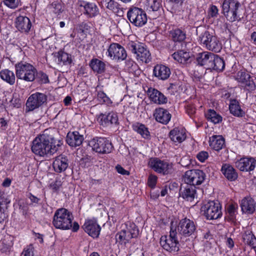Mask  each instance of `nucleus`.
<instances>
[{
    "label": "nucleus",
    "mask_w": 256,
    "mask_h": 256,
    "mask_svg": "<svg viewBox=\"0 0 256 256\" xmlns=\"http://www.w3.org/2000/svg\"><path fill=\"white\" fill-rule=\"evenodd\" d=\"M180 196L187 201L192 202L196 197V188L189 184L181 186Z\"/></svg>",
    "instance_id": "6ab92c4d"
},
{
    "label": "nucleus",
    "mask_w": 256,
    "mask_h": 256,
    "mask_svg": "<svg viewBox=\"0 0 256 256\" xmlns=\"http://www.w3.org/2000/svg\"><path fill=\"white\" fill-rule=\"evenodd\" d=\"M170 138L174 142L180 143L186 138L185 130L174 128L170 132Z\"/></svg>",
    "instance_id": "c85d7f7f"
},
{
    "label": "nucleus",
    "mask_w": 256,
    "mask_h": 256,
    "mask_svg": "<svg viewBox=\"0 0 256 256\" xmlns=\"http://www.w3.org/2000/svg\"><path fill=\"white\" fill-rule=\"evenodd\" d=\"M98 98L100 102H108L110 100V98L102 92H98Z\"/></svg>",
    "instance_id": "4d7b16f0"
},
{
    "label": "nucleus",
    "mask_w": 256,
    "mask_h": 256,
    "mask_svg": "<svg viewBox=\"0 0 256 256\" xmlns=\"http://www.w3.org/2000/svg\"><path fill=\"white\" fill-rule=\"evenodd\" d=\"M90 65L94 72L98 74L102 73L105 70L104 63L98 59L92 60Z\"/></svg>",
    "instance_id": "c9c22d12"
},
{
    "label": "nucleus",
    "mask_w": 256,
    "mask_h": 256,
    "mask_svg": "<svg viewBox=\"0 0 256 256\" xmlns=\"http://www.w3.org/2000/svg\"><path fill=\"white\" fill-rule=\"evenodd\" d=\"M256 166V160L252 158H243L236 162V166L241 171L253 170Z\"/></svg>",
    "instance_id": "dca6fc26"
},
{
    "label": "nucleus",
    "mask_w": 256,
    "mask_h": 256,
    "mask_svg": "<svg viewBox=\"0 0 256 256\" xmlns=\"http://www.w3.org/2000/svg\"><path fill=\"white\" fill-rule=\"evenodd\" d=\"M225 140L222 136L214 135L210 138L209 144L210 147L216 151H218L224 146Z\"/></svg>",
    "instance_id": "cd10ccee"
},
{
    "label": "nucleus",
    "mask_w": 256,
    "mask_h": 256,
    "mask_svg": "<svg viewBox=\"0 0 256 256\" xmlns=\"http://www.w3.org/2000/svg\"><path fill=\"white\" fill-rule=\"evenodd\" d=\"M4 4L10 8H16L20 4V0H4Z\"/></svg>",
    "instance_id": "09e8293b"
},
{
    "label": "nucleus",
    "mask_w": 256,
    "mask_h": 256,
    "mask_svg": "<svg viewBox=\"0 0 256 256\" xmlns=\"http://www.w3.org/2000/svg\"><path fill=\"white\" fill-rule=\"evenodd\" d=\"M84 8L85 14L90 17H94L98 14V8L94 4L88 2L84 6Z\"/></svg>",
    "instance_id": "ea45409f"
},
{
    "label": "nucleus",
    "mask_w": 256,
    "mask_h": 256,
    "mask_svg": "<svg viewBox=\"0 0 256 256\" xmlns=\"http://www.w3.org/2000/svg\"><path fill=\"white\" fill-rule=\"evenodd\" d=\"M221 172L225 178L228 180L232 182L236 180L238 174L232 166L228 164H224L221 168Z\"/></svg>",
    "instance_id": "b1692460"
},
{
    "label": "nucleus",
    "mask_w": 256,
    "mask_h": 256,
    "mask_svg": "<svg viewBox=\"0 0 256 256\" xmlns=\"http://www.w3.org/2000/svg\"><path fill=\"white\" fill-rule=\"evenodd\" d=\"M16 26L22 32H28L32 26L30 19L26 16H19L16 20Z\"/></svg>",
    "instance_id": "5701e85b"
},
{
    "label": "nucleus",
    "mask_w": 256,
    "mask_h": 256,
    "mask_svg": "<svg viewBox=\"0 0 256 256\" xmlns=\"http://www.w3.org/2000/svg\"><path fill=\"white\" fill-rule=\"evenodd\" d=\"M149 4L153 11H157L160 6V3L158 0H149Z\"/></svg>",
    "instance_id": "3c124183"
},
{
    "label": "nucleus",
    "mask_w": 256,
    "mask_h": 256,
    "mask_svg": "<svg viewBox=\"0 0 256 256\" xmlns=\"http://www.w3.org/2000/svg\"><path fill=\"white\" fill-rule=\"evenodd\" d=\"M238 208L237 204H231L228 206L227 212L228 214V216L231 220L233 219L236 213V210Z\"/></svg>",
    "instance_id": "de8ad7c7"
},
{
    "label": "nucleus",
    "mask_w": 256,
    "mask_h": 256,
    "mask_svg": "<svg viewBox=\"0 0 256 256\" xmlns=\"http://www.w3.org/2000/svg\"><path fill=\"white\" fill-rule=\"evenodd\" d=\"M226 244L230 248H232L234 246V242L233 240L229 238H228L226 241Z\"/></svg>",
    "instance_id": "0e129e2a"
},
{
    "label": "nucleus",
    "mask_w": 256,
    "mask_h": 256,
    "mask_svg": "<svg viewBox=\"0 0 256 256\" xmlns=\"http://www.w3.org/2000/svg\"><path fill=\"white\" fill-rule=\"evenodd\" d=\"M54 8L53 12L57 15H59L63 11L62 6L60 3H54L52 4Z\"/></svg>",
    "instance_id": "6e6d98bb"
},
{
    "label": "nucleus",
    "mask_w": 256,
    "mask_h": 256,
    "mask_svg": "<svg viewBox=\"0 0 256 256\" xmlns=\"http://www.w3.org/2000/svg\"><path fill=\"white\" fill-rule=\"evenodd\" d=\"M128 46L129 50L136 54L138 60L145 63H148L151 60L150 52L141 44L131 42L128 44Z\"/></svg>",
    "instance_id": "9d476101"
},
{
    "label": "nucleus",
    "mask_w": 256,
    "mask_h": 256,
    "mask_svg": "<svg viewBox=\"0 0 256 256\" xmlns=\"http://www.w3.org/2000/svg\"><path fill=\"white\" fill-rule=\"evenodd\" d=\"M89 145L94 151L101 154L110 153L114 148L111 142L104 138H93L90 142Z\"/></svg>",
    "instance_id": "0eeeda50"
},
{
    "label": "nucleus",
    "mask_w": 256,
    "mask_h": 256,
    "mask_svg": "<svg viewBox=\"0 0 256 256\" xmlns=\"http://www.w3.org/2000/svg\"><path fill=\"white\" fill-rule=\"evenodd\" d=\"M250 39L253 43L256 44V32H254L250 35Z\"/></svg>",
    "instance_id": "774afa93"
},
{
    "label": "nucleus",
    "mask_w": 256,
    "mask_h": 256,
    "mask_svg": "<svg viewBox=\"0 0 256 256\" xmlns=\"http://www.w3.org/2000/svg\"><path fill=\"white\" fill-rule=\"evenodd\" d=\"M130 22L136 26H142L147 22V16L142 8L137 7L130 8L127 13Z\"/></svg>",
    "instance_id": "6e6552de"
},
{
    "label": "nucleus",
    "mask_w": 256,
    "mask_h": 256,
    "mask_svg": "<svg viewBox=\"0 0 256 256\" xmlns=\"http://www.w3.org/2000/svg\"><path fill=\"white\" fill-rule=\"evenodd\" d=\"M250 75L243 71H239L235 76V78L238 82L244 84L246 80L249 78Z\"/></svg>",
    "instance_id": "c03bdc74"
},
{
    "label": "nucleus",
    "mask_w": 256,
    "mask_h": 256,
    "mask_svg": "<svg viewBox=\"0 0 256 256\" xmlns=\"http://www.w3.org/2000/svg\"><path fill=\"white\" fill-rule=\"evenodd\" d=\"M100 117L101 118V120L106 125L116 124L118 121L117 114L114 112H109L107 115L102 114Z\"/></svg>",
    "instance_id": "72a5a7b5"
},
{
    "label": "nucleus",
    "mask_w": 256,
    "mask_h": 256,
    "mask_svg": "<svg viewBox=\"0 0 256 256\" xmlns=\"http://www.w3.org/2000/svg\"><path fill=\"white\" fill-rule=\"evenodd\" d=\"M126 229L128 230V232L130 234L131 237H133V238L138 237L139 234V230L134 224H130L128 226H127Z\"/></svg>",
    "instance_id": "a18cd8bd"
},
{
    "label": "nucleus",
    "mask_w": 256,
    "mask_h": 256,
    "mask_svg": "<svg viewBox=\"0 0 256 256\" xmlns=\"http://www.w3.org/2000/svg\"><path fill=\"white\" fill-rule=\"evenodd\" d=\"M213 58H214V60H212V66L210 67V69H212L217 72L222 71L225 67L224 60L215 54Z\"/></svg>",
    "instance_id": "7c9ffc66"
},
{
    "label": "nucleus",
    "mask_w": 256,
    "mask_h": 256,
    "mask_svg": "<svg viewBox=\"0 0 256 256\" xmlns=\"http://www.w3.org/2000/svg\"><path fill=\"white\" fill-rule=\"evenodd\" d=\"M214 55V54L208 52L198 53L196 56V60L198 65L210 69L212 66V60H214L213 58Z\"/></svg>",
    "instance_id": "f3484780"
},
{
    "label": "nucleus",
    "mask_w": 256,
    "mask_h": 256,
    "mask_svg": "<svg viewBox=\"0 0 256 256\" xmlns=\"http://www.w3.org/2000/svg\"><path fill=\"white\" fill-rule=\"evenodd\" d=\"M56 56L58 58V62L59 64H67L71 63L70 56L64 51H59L56 54Z\"/></svg>",
    "instance_id": "a19ab883"
},
{
    "label": "nucleus",
    "mask_w": 256,
    "mask_h": 256,
    "mask_svg": "<svg viewBox=\"0 0 256 256\" xmlns=\"http://www.w3.org/2000/svg\"><path fill=\"white\" fill-rule=\"evenodd\" d=\"M148 94L150 100L154 103L161 104H165L167 102L166 98L161 92L155 88H149Z\"/></svg>",
    "instance_id": "393cba45"
},
{
    "label": "nucleus",
    "mask_w": 256,
    "mask_h": 256,
    "mask_svg": "<svg viewBox=\"0 0 256 256\" xmlns=\"http://www.w3.org/2000/svg\"><path fill=\"white\" fill-rule=\"evenodd\" d=\"M10 202V200L7 198L4 192H0V213L4 212V208H7Z\"/></svg>",
    "instance_id": "37998d69"
},
{
    "label": "nucleus",
    "mask_w": 256,
    "mask_h": 256,
    "mask_svg": "<svg viewBox=\"0 0 256 256\" xmlns=\"http://www.w3.org/2000/svg\"><path fill=\"white\" fill-rule=\"evenodd\" d=\"M82 228L89 236L94 238L98 237L100 230V226L94 220H86Z\"/></svg>",
    "instance_id": "a211bd4d"
},
{
    "label": "nucleus",
    "mask_w": 256,
    "mask_h": 256,
    "mask_svg": "<svg viewBox=\"0 0 256 256\" xmlns=\"http://www.w3.org/2000/svg\"><path fill=\"white\" fill-rule=\"evenodd\" d=\"M133 128L136 132L140 134L143 138L146 139L150 138V132L144 124L137 123L133 126Z\"/></svg>",
    "instance_id": "f704fd0d"
},
{
    "label": "nucleus",
    "mask_w": 256,
    "mask_h": 256,
    "mask_svg": "<svg viewBox=\"0 0 256 256\" xmlns=\"http://www.w3.org/2000/svg\"><path fill=\"white\" fill-rule=\"evenodd\" d=\"M196 226L194 222L187 218L181 220L178 226L179 234L184 236H190L194 234Z\"/></svg>",
    "instance_id": "4468645a"
},
{
    "label": "nucleus",
    "mask_w": 256,
    "mask_h": 256,
    "mask_svg": "<svg viewBox=\"0 0 256 256\" xmlns=\"http://www.w3.org/2000/svg\"><path fill=\"white\" fill-rule=\"evenodd\" d=\"M200 212L208 220H216L222 216L220 204L208 202L201 207Z\"/></svg>",
    "instance_id": "1a4fd4ad"
},
{
    "label": "nucleus",
    "mask_w": 256,
    "mask_h": 256,
    "mask_svg": "<svg viewBox=\"0 0 256 256\" xmlns=\"http://www.w3.org/2000/svg\"><path fill=\"white\" fill-rule=\"evenodd\" d=\"M47 100V96L43 93L36 92L30 95L26 102V110L32 111L39 108Z\"/></svg>",
    "instance_id": "ddd939ff"
},
{
    "label": "nucleus",
    "mask_w": 256,
    "mask_h": 256,
    "mask_svg": "<svg viewBox=\"0 0 256 256\" xmlns=\"http://www.w3.org/2000/svg\"><path fill=\"white\" fill-rule=\"evenodd\" d=\"M240 207L243 212L252 214L255 211L256 204L252 198H245L241 201Z\"/></svg>",
    "instance_id": "bb28decb"
},
{
    "label": "nucleus",
    "mask_w": 256,
    "mask_h": 256,
    "mask_svg": "<svg viewBox=\"0 0 256 256\" xmlns=\"http://www.w3.org/2000/svg\"><path fill=\"white\" fill-rule=\"evenodd\" d=\"M240 4L238 0H224L222 4V10L227 20L230 22L238 20V10Z\"/></svg>",
    "instance_id": "39448f33"
},
{
    "label": "nucleus",
    "mask_w": 256,
    "mask_h": 256,
    "mask_svg": "<svg viewBox=\"0 0 256 256\" xmlns=\"http://www.w3.org/2000/svg\"><path fill=\"white\" fill-rule=\"evenodd\" d=\"M66 142L72 147L80 146L84 140V136L79 134L78 132H74L71 134H68L66 136Z\"/></svg>",
    "instance_id": "a878e982"
},
{
    "label": "nucleus",
    "mask_w": 256,
    "mask_h": 256,
    "mask_svg": "<svg viewBox=\"0 0 256 256\" xmlns=\"http://www.w3.org/2000/svg\"><path fill=\"white\" fill-rule=\"evenodd\" d=\"M170 36L174 42H182L186 38V34L180 29L172 30L170 32Z\"/></svg>",
    "instance_id": "e433bc0d"
},
{
    "label": "nucleus",
    "mask_w": 256,
    "mask_h": 256,
    "mask_svg": "<svg viewBox=\"0 0 256 256\" xmlns=\"http://www.w3.org/2000/svg\"><path fill=\"white\" fill-rule=\"evenodd\" d=\"M71 102H72V98L70 96H66L64 100V102L66 106L70 105L71 103Z\"/></svg>",
    "instance_id": "338daca9"
},
{
    "label": "nucleus",
    "mask_w": 256,
    "mask_h": 256,
    "mask_svg": "<svg viewBox=\"0 0 256 256\" xmlns=\"http://www.w3.org/2000/svg\"><path fill=\"white\" fill-rule=\"evenodd\" d=\"M172 56L174 60L180 64L186 62L190 58L189 52L183 50H179L174 52Z\"/></svg>",
    "instance_id": "473e14b6"
},
{
    "label": "nucleus",
    "mask_w": 256,
    "mask_h": 256,
    "mask_svg": "<svg viewBox=\"0 0 256 256\" xmlns=\"http://www.w3.org/2000/svg\"><path fill=\"white\" fill-rule=\"evenodd\" d=\"M53 168L56 172L60 173L66 170L68 166L66 156L60 155L56 156L52 163Z\"/></svg>",
    "instance_id": "aec40b11"
},
{
    "label": "nucleus",
    "mask_w": 256,
    "mask_h": 256,
    "mask_svg": "<svg viewBox=\"0 0 256 256\" xmlns=\"http://www.w3.org/2000/svg\"><path fill=\"white\" fill-rule=\"evenodd\" d=\"M218 10L216 6L212 5L210 6L208 12V16L212 18L216 17L218 15Z\"/></svg>",
    "instance_id": "603ef678"
},
{
    "label": "nucleus",
    "mask_w": 256,
    "mask_h": 256,
    "mask_svg": "<svg viewBox=\"0 0 256 256\" xmlns=\"http://www.w3.org/2000/svg\"><path fill=\"white\" fill-rule=\"evenodd\" d=\"M206 175L202 170H187L184 176V182L195 186L201 184L205 180Z\"/></svg>",
    "instance_id": "9b49d317"
},
{
    "label": "nucleus",
    "mask_w": 256,
    "mask_h": 256,
    "mask_svg": "<svg viewBox=\"0 0 256 256\" xmlns=\"http://www.w3.org/2000/svg\"><path fill=\"white\" fill-rule=\"evenodd\" d=\"M153 72L155 76L162 80L168 79L171 74L170 68L162 64L156 66L154 67Z\"/></svg>",
    "instance_id": "4be33fe9"
},
{
    "label": "nucleus",
    "mask_w": 256,
    "mask_h": 256,
    "mask_svg": "<svg viewBox=\"0 0 256 256\" xmlns=\"http://www.w3.org/2000/svg\"><path fill=\"white\" fill-rule=\"evenodd\" d=\"M29 198L30 200L33 203L38 204L39 201L40 200V198L32 195L31 194H30Z\"/></svg>",
    "instance_id": "e2e57ef3"
},
{
    "label": "nucleus",
    "mask_w": 256,
    "mask_h": 256,
    "mask_svg": "<svg viewBox=\"0 0 256 256\" xmlns=\"http://www.w3.org/2000/svg\"><path fill=\"white\" fill-rule=\"evenodd\" d=\"M108 56L112 60H123L127 56L124 48L116 43L112 44L108 50Z\"/></svg>",
    "instance_id": "2eb2a0df"
},
{
    "label": "nucleus",
    "mask_w": 256,
    "mask_h": 256,
    "mask_svg": "<svg viewBox=\"0 0 256 256\" xmlns=\"http://www.w3.org/2000/svg\"><path fill=\"white\" fill-rule=\"evenodd\" d=\"M154 116L157 122L164 124H167L172 117L171 114L168 110L163 108L156 109Z\"/></svg>",
    "instance_id": "412c9836"
},
{
    "label": "nucleus",
    "mask_w": 256,
    "mask_h": 256,
    "mask_svg": "<svg viewBox=\"0 0 256 256\" xmlns=\"http://www.w3.org/2000/svg\"><path fill=\"white\" fill-rule=\"evenodd\" d=\"M36 76V79L40 84H42L49 82L48 76L45 73L42 72H37Z\"/></svg>",
    "instance_id": "49530a36"
},
{
    "label": "nucleus",
    "mask_w": 256,
    "mask_h": 256,
    "mask_svg": "<svg viewBox=\"0 0 256 256\" xmlns=\"http://www.w3.org/2000/svg\"><path fill=\"white\" fill-rule=\"evenodd\" d=\"M206 118L214 124H218L222 120V117L212 110H209L206 114Z\"/></svg>",
    "instance_id": "79ce46f5"
},
{
    "label": "nucleus",
    "mask_w": 256,
    "mask_h": 256,
    "mask_svg": "<svg viewBox=\"0 0 256 256\" xmlns=\"http://www.w3.org/2000/svg\"><path fill=\"white\" fill-rule=\"evenodd\" d=\"M73 216L72 214L66 209L60 208L57 210L54 216L52 224L58 229L69 230L72 228L73 232H76L79 229V225L76 222L72 224Z\"/></svg>",
    "instance_id": "f03ea898"
},
{
    "label": "nucleus",
    "mask_w": 256,
    "mask_h": 256,
    "mask_svg": "<svg viewBox=\"0 0 256 256\" xmlns=\"http://www.w3.org/2000/svg\"><path fill=\"white\" fill-rule=\"evenodd\" d=\"M157 177L154 175H150L149 176L148 183L150 186L153 188L156 185Z\"/></svg>",
    "instance_id": "bf43d9fd"
},
{
    "label": "nucleus",
    "mask_w": 256,
    "mask_h": 256,
    "mask_svg": "<svg viewBox=\"0 0 256 256\" xmlns=\"http://www.w3.org/2000/svg\"><path fill=\"white\" fill-rule=\"evenodd\" d=\"M185 0H169V2L176 5L182 6Z\"/></svg>",
    "instance_id": "69168bd1"
},
{
    "label": "nucleus",
    "mask_w": 256,
    "mask_h": 256,
    "mask_svg": "<svg viewBox=\"0 0 256 256\" xmlns=\"http://www.w3.org/2000/svg\"><path fill=\"white\" fill-rule=\"evenodd\" d=\"M208 154L207 152L202 151L201 152H200L197 154V158L201 162H204L205 161L206 159L208 158Z\"/></svg>",
    "instance_id": "13d9d810"
},
{
    "label": "nucleus",
    "mask_w": 256,
    "mask_h": 256,
    "mask_svg": "<svg viewBox=\"0 0 256 256\" xmlns=\"http://www.w3.org/2000/svg\"><path fill=\"white\" fill-rule=\"evenodd\" d=\"M229 109L230 113L234 116H242L244 114V112L240 108L238 102L235 99L230 100Z\"/></svg>",
    "instance_id": "c756f323"
},
{
    "label": "nucleus",
    "mask_w": 256,
    "mask_h": 256,
    "mask_svg": "<svg viewBox=\"0 0 256 256\" xmlns=\"http://www.w3.org/2000/svg\"><path fill=\"white\" fill-rule=\"evenodd\" d=\"M103 4L108 8L112 10H114L116 6V3L113 0H104Z\"/></svg>",
    "instance_id": "5fc2aeb1"
},
{
    "label": "nucleus",
    "mask_w": 256,
    "mask_h": 256,
    "mask_svg": "<svg viewBox=\"0 0 256 256\" xmlns=\"http://www.w3.org/2000/svg\"><path fill=\"white\" fill-rule=\"evenodd\" d=\"M130 234L128 232V230H122L116 236L117 241L120 243L126 244L133 237H131Z\"/></svg>",
    "instance_id": "58836bf2"
},
{
    "label": "nucleus",
    "mask_w": 256,
    "mask_h": 256,
    "mask_svg": "<svg viewBox=\"0 0 256 256\" xmlns=\"http://www.w3.org/2000/svg\"><path fill=\"white\" fill-rule=\"evenodd\" d=\"M148 164L155 172L164 175L168 174L172 172V164L158 158L150 159Z\"/></svg>",
    "instance_id": "f8f14e48"
},
{
    "label": "nucleus",
    "mask_w": 256,
    "mask_h": 256,
    "mask_svg": "<svg viewBox=\"0 0 256 256\" xmlns=\"http://www.w3.org/2000/svg\"><path fill=\"white\" fill-rule=\"evenodd\" d=\"M243 84L246 89L248 91H252L255 90L256 85L250 76L249 78H248V80Z\"/></svg>",
    "instance_id": "8fccbe9b"
},
{
    "label": "nucleus",
    "mask_w": 256,
    "mask_h": 256,
    "mask_svg": "<svg viewBox=\"0 0 256 256\" xmlns=\"http://www.w3.org/2000/svg\"><path fill=\"white\" fill-rule=\"evenodd\" d=\"M200 42L205 45L206 48L215 52H219L222 48V44L219 39L212 32L206 30L199 36Z\"/></svg>",
    "instance_id": "20e7f679"
},
{
    "label": "nucleus",
    "mask_w": 256,
    "mask_h": 256,
    "mask_svg": "<svg viewBox=\"0 0 256 256\" xmlns=\"http://www.w3.org/2000/svg\"><path fill=\"white\" fill-rule=\"evenodd\" d=\"M0 76L4 80L10 85L14 84L16 80L15 75L13 72L6 69L0 72Z\"/></svg>",
    "instance_id": "2f4dec72"
},
{
    "label": "nucleus",
    "mask_w": 256,
    "mask_h": 256,
    "mask_svg": "<svg viewBox=\"0 0 256 256\" xmlns=\"http://www.w3.org/2000/svg\"><path fill=\"white\" fill-rule=\"evenodd\" d=\"M116 170L117 172L120 174H122L123 175H129L130 174L129 172L125 170L120 165H117L116 166Z\"/></svg>",
    "instance_id": "052dcab7"
},
{
    "label": "nucleus",
    "mask_w": 256,
    "mask_h": 256,
    "mask_svg": "<svg viewBox=\"0 0 256 256\" xmlns=\"http://www.w3.org/2000/svg\"><path fill=\"white\" fill-rule=\"evenodd\" d=\"M16 77L26 82H33L37 74L36 69L31 64L20 62L15 64Z\"/></svg>",
    "instance_id": "7ed1b4c3"
},
{
    "label": "nucleus",
    "mask_w": 256,
    "mask_h": 256,
    "mask_svg": "<svg viewBox=\"0 0 256 256\" xmlns=\"http://www.w3.org/2000/svg\"><path fill=\"white\" fill-rule=\"evenodd\" d=\"M60 142H56L54 138L50 136L46 130L36 137L32 142V150L36 155L47 156L56 153L60 146Z\"/></svg>",
    "instance_id": "f257e3e1"
},
{
    "label": "nucleus",
    "mask_w": 256,
    "mask_h": 256,
    "mask_svg": "<svg viewBox=\"0 0 256 256\" xmlns=\"http://www.w3.org/2000/svg\"><path fill=\"white\" fill-rule=\"evenodd\" d=\"M244 242L253 248H256V238L251 232H245L242 236Z\"/></svg>",
    "instance_id": "4c0bfd02"
},
{
    "label": "nucleus",
    "mask_w": 256,
    "mask_h": 256,
    "mask_svg": "<svg viewBox=\"0 0 256 256\" xmlns=\"http://www.w3.org/2000/svg\"><path fill=\"white\" fill-rule=\"evenodd\" d=\"M34 248L32 245H29L25 248L22 252L24 256H34Z\"/></svg>",
    "instance_id": "864d4df0"
},
{
    "label": "nucleus",
    "mask_w": 256,
    "mask_h": 256,
    "mask_svg": "<svg viewBox=\"0 0 256 256\" xmlns=\"http://www.w3.org/2000/svg\"><path fill=\"white\" fill-rule=\"evenodd\" d=\"M176 230L171 228L168 236H162L160 244L164 249L170 252H176L179 250V242L176 238Z\"/></svg>",
    "instance_id": "423d86ee"
},
{
    "label": "nucleus",
    "mask_w": 256,
    "mask_h": 256,
    "mask_svg": "<svg viewBox=\"0 0 256 256\" xmlns=\"http://www.w3.org/2000/svg\"><path fill=\"white\" fill-rule=\"evenodd\" d=\"M60 186L61 182L58 180H56L54 183L51 184L52 188L55 190H57Z\"/></svg>",
    "instance_id": "680f3d73"
}]
</instances>
